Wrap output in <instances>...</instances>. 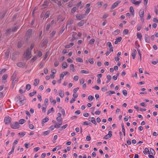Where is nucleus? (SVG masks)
<instances>
[{"instance_id":"obj_7","label":"nucleus","mask_w":158,"mask_h":158,"mask_svg":"<svg viewBox=\"0 0 158 158\" xmlns=\"http://www.w3.org/2000/svg\"><path fill=\"white\" fill-rule=\"evenodd\" d=\"M88 120L89 121H91L95 125H97V123L96 122L95 118L94 117L89 118Z\"/></svg>"},{"instance_id":"obj_38","label":"nucleus","mask_w":158,"mask_h":158,"mask_svg":"<svg viewBox=\"0 0 158 158\" xmlns=\"http://www.w3.org/2000/svg\"><path fill=\"white\" fill-rule=\"evenodd\" d=\"M47 108V105H45V106H44V105H42V111L44 113L46 111V109Z\"/></svg>"},{"instance_id":"obj_44","label":"nucleus","mask_w":158,"mask_h":158,"mask_svg":"<svg viewBox=\"0 0 158 158\" xmlns=\"http://www.w3.org/2000/svg\"><path fill=\"white\" fill-rule=\"evenodd\" d=\"M54 111V109L53 107H52L51 109L48 110L47 114H49L51 111Z\"/></svg>"},{"instance_id":"obj_42","label":"nucleus","mask_w":158,"mask_h":158,"mask_svg":"<svg viewBox=\"0 0 158 158\" xmlns=\"http://www.w3.org/2000/svg\"><path fill=\"white\" fill-rule=\"evenodd\" d=\"M20 97L19 96H17L15 98V101L16 102H18L20 99Z\"/></svg>"},{"instance_id":"obj_56","label":"nucleus","mask_w":158,"mask_h":158,"mask_svg":"<svg viewBox=\"0 0 158 158\" xmlns=\"http://www.w3.org/2000/svg\"><path fill=\"white\" fill-rule=\"evenodd\" d=\"M50 24L51 23H48L47 25V27L46 28V31H48L49 30V29L50 27Z\"/></svg>"},{"instance_id":"obj_58","label":"nucleus","mask_w":158,"mask_h":158,"mask_svg":"<svg viewBox=\"0 0 158 158\" xmlns=\"http://www.w3.org/2000/svg\"><path fill=\"white\" fill-rule=\"evenodd\" d=\"M26 134V132H22L18 133V135H21L22 136H23Z\"/></svg>"},{"instance_id":"obj_3","label":"nucleus","mask_w":158,"mask_h":158,"mask_svg":"<svg viewBox=\"0 0 158 158\" xmlns=\"http://www.w3.org/2000/svg\"><path fill=\"white\" fill-rule=\"evenodd\" d=\"M11 121V119L9 116H6L5 117L4 119V122L5 124H8Z\"/></svg>"},{"instance_id":"obj_41","label":"nucleus","mask_w":158,"mask_h":158,"mask_svg":"<svg viewBox=\"0 0 158 158\" xmlns=\"http://www.w3.org/2000/svg\"><path fill=\"white\" fill-rule=\"evenodd\" d=\"M56 119L58 123L60 122V123H62V118L61 117H57L56 118Z\"/></svg>"},{"instance_id":"obj_14","label":"nucleus","mask_w":158,"mask_h":158,"mask_svg":"<svg viewBox=\"0 0 158 158\" xmlns=\"http://www.w3.org/2000/svg\"><path fill=\"white\" fill-rule=\"evenodd\" d=\"M137 53L136 50L135 49H133V52H132L131 55L133 59L135 57L136 54Z\"/></svg>"},{"instance_id":"obj_24","label":"nucleus","mask_w":158,"mask_h":158,"mask_svg":"<svg viewBox=\"0 0 158 158\" xmlns=\"http://www.w3.org/2000/svg\"><path fill=\"white\" fill-rule=\"evenodd\" d=\"M32 33V30L31 29H28L26 32V34L30 36L31 35Z\"/></svg>"},{"instance_id":"obj_36","label":"nucleus","mask_w":158,"mask_h":158,"mask_svg":"<svg viewBox=\"0 0 158 158\" xmlns=\"http://www.w3.org/2000/svg\"><path fill=\"white\" fill-rule=\"evenodd\" d=\"M77 10V8L76 7H74L72 9L71 12L72 14H73Z\"/></svg>"},{"instance_id":"obj_1","label":"nucleus","mask_w":158,"mask_h":158,"mask_svg":"<svg viewBox=\"0 0 158 158\" xmlns=\"http://www.w3.org/2000/svg\"><path fill=\"white\" fill-rule=\"evenodd\" d=\"M24 58L27 60H29L31 57V52L29 51V48L26 50V52L24 53Z\"/></svg>"},{"instance_id":"obj_12","label":"nucleus","mask_w":158,"mask_h":158,"mask_svg":"<svg viewBox=\"0 0 158 158\" xmlns=\"http://www.w3.org/2000/svg\"><path fill=\"white\" fill-rule=\"evenodd\" d=\"M6 11H5L3 12H1L0 13V18L1 19H2L4 18L6 15Z\"/></svg>"},{"instance_id":"obj_20","label":"nucleus","mask_w":158,"mask_h":158,"mask_svg":"<svg viewBox=\"0 0 158 158\" xmlns=\"http://www.w3.org/2000/svg\"><path fill=\"white\" fill-rule=\"evenodd\" d=\"M16 75L17 73L16 72H15L11 77V80H15V79L16 78Z\"/></svg>"},{"instance_id":"obj_48","label":"nucleus","mask_w":158,"mask_h":158,"mask_svg":"<svg viewBox=\"0 0 158 158\" xmlns=\"http://www.w3.org/2000/svg\"><path fill=\"white\" fill-rule=\"evenodd\" d=\"M94 97L92 96L91 95H90L88 96V99L90 101L93 100L94 99Z\"/></svg>"},{"instance_id":"obj_54","label":"nucleus","mask_w":158,"mask_h":158,"mask_svg":"<svg viewBox=\"0 0 158 158\" xmlns=\"http://www.w3.org/2000/svg\"><path fill=\"white\" fill-rule=\"evenodd\" d=\"M136 48H137V51L138 52V53L139 55L140 56V58L141 59V52H140V50L137 47H136Z\"/></svg>"},{"instance_id":"obj_33","label":"nucleus","mask_w":158,"mask_h":158,"mask_svg":"<svg viewBox=\"0 0 158 158\" xmlns=\"http://www.w3.org/2000/svg\"><path fill=\"white\" fill-rule=\"evenodd\" d=\"M70 69L72 70V71L74 72H75L74 67V65L72 64L70 65Z\"/></svg>"},{"instance_id":"obj_27","label":"nucleus","mask_w":158,"mask_h":158,"mask_svg":"<svg viewBox=\"0 0 158 158\" xmlns=\"http://www.w3.org/2000/svg\"><path fill=\"white\" fill-rule=\"evenodd\" d=\"M35 82L34 83L33 85L35 86H36L38 85V83L39 81V80L37 79H35L34 80Z\"/></svg>"},{"instance_id":"obj_46","label":"nucleus","mask_w":158,"mask_h":158,"mask_svg":"<svg viewBox=\"0 0 158 158\" xmlns=\"http://www.w3.org/2000/svg\"><path fill=\"white\" fill-rule=\"evenodd\" d=\"M15 147H12L11 150L9 153L8 155H10L14 152L15 148Z\"/></svg>"},{"instance_id":"obj_18","label":"nucleus","mask_w":158,"mask_h":158,"mask_svg":"<svg viewBox=\"0 0 158 158\" xmlns=\"http://www.w3.org/2000/svg\"><path fill=\"white\" fill-rule=\"evenodd\" d=\"M67 67L68 65L67 63L66 62H63L62 65V68L63 69H65Z\"/></svg>"},{"instance_id":"obj_40","label":"nucleus","mask_w":158,"mask_h":158,"mask_svg":"<svg viewBox=\"0 0 158 158\" xmlns=\"http://www.w3.org/2000/svg\"><path fill=\"white\" fill-rule=\"evenodd\" d=\"M19 141V139H16L14 142L13 143V147H15V145L18 143V141Z\"/></svg>"},{"instance_id":"obj_21","label":"nucleus","mask_w":158,"mask_h":158,"mask_svg":"<svg viewBox=\"0 0 158 158\" xmlns=\"http://www.w3.org/2000/svg\"><path fill=\"white\" fill-rule=\"evenodd\" d=\"M129 9H130V12L131 13V14L132 15H134L135 13H134V10L133 7L132 6H131L130 7Z\"/></svg>"},{"instance_id":"obj_30","label":"nucleus","mask_w":158,"mask_h":158,"mask_svg":"<svg viewBox=\"0 0 158 158\" xmlns=\"http://www.w3.org/2000/svg\"><path fill=\"white\" fill-rule=\"evenodd\" d=\"M23 44V43L22 41H20L18 43L17 46L18 48H20Z\"/></svg>"},{"instance_id":"obj_60","label":"nucleus","mask_w":158,"mask_h":158,"mask_svg":"<svg viewBox=\"0 0 158 158\" xmlns=\"http://www.w3.org/2000/svg\"><path fill=\"white\" fill-rule=\"evenodd\" d=\"M120 32V31L119 30L117 29L116 30H115L114 32L115 33V35H118L119 33Z\"/></svg>"},{"instance_id":"obj_15","label":"nucleus","mask_w":158,"mask_h":158,"mask_svg":"<svg viewBox=\"0 0 158 158\" xmlns=\"http://www.w3.org/2000/svg\"><path fill=\"white\" fill-rule=\"evenodd\" d=\"M10 50H7L5 53V58H8L10 54Z\"/></svg>"},{"instance_id":"obj_45","label":"nucleus","mask_w":158,"mask_h":158,"mask_svg":"<svg viewBox=\"0 0 158 158\" xmlns=\"http://www.w3.org/2000/svg\"><path fill=\"white\" fill-rule=\"evenodd\" d=\"M31 85L29 84L27 85L26 86V89L27 90H29L31 89Z\"/></svg>"},{"instance_id":"obj_11","label":"nucleus","mask_w":158,"mask_h":158,"mask_svg":"<svg viewBox=\"0 0 158 158\" xmlns=\"http://www.w3.org/2000/svg\"><path fill=\"white\" fill-rule=\"evenodd\" d=\"M49 2L47 0L44 1L43 4L42 5L43 7L42 8H44L46 7L48 5Z\"/></svg>"},{"instance_id":"obj_59","label":"nucleus","mask_w":158,"mask_h":158,"mask_svg":"<svg viewBox=\"0 0 158 158\" xmlns=\"http://www.w3.org/2000/svg\"><path fill=\"white\" fill-rule=\"evenodd\" d=\"M90 10V8H87L85 11V14L87 15L89 13Z\"/></svg>"},{"instance_id":"obj_51","label":"nucleus","mask_w":158,"mask_h":158,"mask_svg":"<svg viewBox=\"0 0 158 158\" xmlns=\"http://www.w3.org/2000/svg\"><path fill=\"white\" fill-rule=\"evenodd\" d=\"M56 33V31H53L50 34V35L52 37H53L55 35Z\"/></svg>"},{"instance_id":"obj_25","label":"nucleus","mask_w":158,"mask_h":158,"mask_svg":"<svg viewBox=\"0 0 158 158\" xmlns=\"http://www.w3.org/2000/svg\"><path fill=\"white\" fill-rule=\"evenodd\" d=\"M137 38L139 39V40L141 41L142 37L141 34L139 32L137 33Z\"/></svg>"},{"instance_id":"obj_9","label":"nucleus","mask_w":158,"mask_h":158,"mask_svg":"<svg viewBox=\"0 0 158 158\" xmlns=\"http://www.w3.org/2000/svg\"><path fill=\"white\" fill-rule=\"evenodd\" d=\"M17 65L18 67L24 68L25 66V64L22 62H19L17 63Z\"/></svg>"},{"instance_id":"obj_53","label":"nucleus","mask_w":158,"mask_h":158,"mask_svg":"<svg viewBox=\"0 0 158 158\" xmlns=\"http://www.w3.org/2000/svg\"><path fill=\"white\" fill-rule=\"evenodd\" d=\"M123 93L124 95L125 96H127V93L126 90L124 89L123 90Z\"/></svg>"},{"instance_id":"obj_29","label":"nucleus","mask_w":158,"mask_h":158,"mask_svg":"<svg viewBox=\"0 0 158 158\" xmlns=\"http://www.w3.org/2000/svg\"><path fill=\"white\" fill-rule=\"evenodd\" d=\"M42 55V52L39 50H38L37 51V56L39 57H41Z\"/></svg>"},{"instance_id":"obj_49","label":"nucleus","mask_w":158,"mask_h":158,"mask_svg":"<svg viewBox=\"0 0 158 158\" xmlns=\"http://www.w3.org/2000/svg\"><path fill=\"white\" fill-rule=\"evenodd\" d=\"M37 59V57L36 56H34L31 60V62H33Z\"/></svg>"},{"instance_id":"obj_37","label":"nucleus","mask_w":158,"mask_h":158,"mask_svg":"<svg viewBox=\"0 0 158 158\" xmlns=\"http://www.w3.org/2000/svg\"><path fill=\"white\" fill-rule=\"evenodd\" d=\"M107 93L109 95H111V94H114L115 93V92L114 91H112V90H109L107 92Z\"/></svg>"},{"instance_id":"obj_64","label":"nucleus","mask_w":158,"mask_h":158,"mask_svg":"<svg viewBox=\"0 0 158 158\" xmlns=\"http://www.w3.org/2000/svg\"><path fill=\"white\" fill-rule=\"evenodd\" d=\"M75 34H72V38L71 39V40L72 41H74L75 40H76V38L75 36Z\"/></svg>"},{"instance_id":"obj_47","label":"nucleus","mask_w":158,"mask_h":158,"mask_svg":"<svg viewBox=\"0 0 158 158\" xmlns=\"http://www.w3.org/2000/svg\"><path fill=\"white\" fill-rule=\"evenodd\" d=\"M95 40L94 39H91L89 41V44H93L95 42Z\"/></svg>"},{"instance_id":"obj_55","label":"nucleus","mask_w":158,"mask_h":158,"mask_svg":"<svg viewBox=\"0 0 158 158\" xmlns=\"http://www.w3.org/2000/svg\"><path fill=\"white\" fill-rule=\"evenodd\" d=\"M88 60L90 64H94V62L93 58H89Z\"/></svg>"},{"instance_id":"obj_8","label":"nucleus","mask_w":158,"mask_h":158,"mask_svg":"<svg viewBox=\"0 0 158 158\" xmlns=\"http://www.w3.org/2000/svg\"><path fill=\"white\" fill-rule=\"evenodd\" d=\"M145 40V42L147 43H150V39L149 36L147 34L145 35L144 36Z\"/></svg>"},{"instance_id":"obj_26","label":"nucleus","mask_w":158,"mask_h":158,"mask_svg":"<svg viewBox=\"0 0 158 158\" xmlns=\"http://www.w3.org/2000/svg\"><path fill=\"white\" fill-rule=\"evenodd\" d=\"M59 95L61 98H63L64 96V92L62 90L60 89L59 91Z\"/></svg>"},{"instance_id":"obj_28","label":"nucleus","mask_w":158,"mask_h":158,"mask_svg":"<svg viewBox=\"0 0 158 158\" xmlns=\"http://www.w3.org/2000/svg\"><path fill=\"white\" fill-rule=\"evenodd\" d=\"M50 12L49 11H47L45 14L44 17H45L46 19L48 18L50 15Z\"/></svg>"},{"instance_id":"obj_62","label":"nucleus","mask_w":158,"mask_h":158,"mask_svg":"<svg viewBox=\"0 0 158 158\" xmlns=\"http://www.w3.org/2000/svg\"><path fill=\"white\" fill-rule=\"evenodd\" d=\"M148 0H143L144 4L145 6V7H147V5L148 3Z\"/></svg>"},{"instance_id":"obj_31","label":"nucleus","mask_w":158,"mask_h":158,"mask_svg":"<svg viewBox=\"0 0 158 158\" xmlns=\"http://www.w3.org/2000/svg\"><path fill=\"white\" fill-rule=\"evenodd\" d=\"M50 101L54 105H55L56 104V101L55 100H52V97H50Z\"/></svg>"},{"instance_id":"obj_35","label":"nucleus","mask_w":158,"mask_h":158,"mask_svg":"<svg viewBox=\"0 0 158 158\" xmlns=\"http://www.w3.org/2000/svg\"><path fill=\"white\" fill-rule=\"evenodd\" d=\"M36 93V91L34 90L33 92L30 93L29 94V95L30 97H32L35 95Z\"/></svg>"},{"instance_id":"obj_22","label":"nucleus","mask_w":158,"mask_h":158,"mask_svg":"<svg viewBox=\"0 0 158 158\" xmlns=\"http://www.w3.org/2000/svg\"><path fill=\"white\" fill-rule=\"evenodd\" d=\"M144 12L143 10L141 9L139 12L140 17H143Z\"/></svg>"},{"instance_id":"obj_5","label":"nucleus","mask_w":158,"mask_h":158,"mask_svg":"<svg viewBox=\"0 0 158 158\" xmlns=\"http://www.w3.org/2000/svg\"><path fill=\"white\" fill-rule=\"evenodd\" d=\"M121 2V1H118L116 2H115L114 3H113L111 7V9L113 10L114 8H115L118 5V4Z\"/></svg>"},{"instance_id":"obj_50","label":"nucleus","mask_w":158,"mask_h":158,"mask_svg":"<svg viewBox=\"0 0 158 158\" xmlns=\"http://www.w3.org/2000/svg\"><path fill=\"white\" fill-rule=\"evenodd\" d=\"M81 73H85V74H88L89 73V72L88 71H87L85 70H81Z\"/></svg>"},{"instance_id":"obj_17","label":"nucleus","mask_w":158,"mask_h":158,"mask_svg":"<svg viewBox=\"0 0 158 158\" xmlns=\"http://www.w3.org/2000/svg\"><path fill=\"white\" fill-rule=\"evenodd\" d=\"M62 124V123H60V122L56 123V124H55V128L58 129L60 127Z\"/></svg>"},{"instance_id":"obj_19","label":"nucleus","mask_w":158,"mask_h":158,"mask_svg":"<svg viewBox=\"0 0 158 158\" xmlns=\"http://www.w3.org/2000/svg\"><path fill=\"white\" fill-rule=\"evenodd\" d=\"M48 120L49 119L47 117H46L45 118L43 119L42 121V126H44L43 124H44V123L47 122Z\"/></svg>"},{"instance_id":"obj_57","label":"nucleus","mask_w":158,"mask_h":158,"mask_svg":"<svg viewBox=\"0 0 158 158\" xmlns=\"http://www.w3.org/2000/svg\"><path fill=\"white\" fill-rule=\"evenodd\" d=\"M18 28V27L17 26H15L12 29V31L13 32H15L17 30Z\"/></svg>"},{"instance_id":"obj_32","label":"nucleus","mask_w":158,"mask_h":158,"mask_svg":"<svg viewBox=\"0 0 158 158\" xmlns=\"http://www.w3.org/2000/svg\"><path fill=\"white\" fill-rule=\"evenodd\" d=\"M25 120L24 119H21L19 121V124H22L25 122Z\"/></svg>"},{"instance_id":"obj_43","label":"nucleus","mask_w":158,"mask_h":158,"mask_svg":"<svg viewBox=\"0 0 158 158\" xmlns=\"http://www.w3.org/2000/svg\"><path fill=\"white\" fill-rule=\"evenodd\" d=\"M128 32L129 31L127 29H125L123 31V34L124 35H126L128 34Z\"/></svg>"},{"instance_id":"obj_16","label":"nucleus","mask_w":158,"mask_h":158,"mask_svg":"<svg viewBox=\"0 0 158 158\" xmlns=\"http://www.w3.org/2000/svg\"><path fill=\"white\" fill-rule=\"evenodd\" d=\"M143 153L145 155H146L147 153L148 154H150V151L147 148H145V150L143 151Z\"/></svg>"},{"instance_id":"obj_39","label":"nucleus","mask_w":158,"mask_h":158,"mask_svg":"<svg viewBox=\"0 0 158 158\" xmlns=\"http://www.w3.org/2000/svg\"><path fill=\"white\" fill-rule=\"evenodd\" d=\"M150 154L151 153L152 155H154L155 154V151L153 148H150Z\"/></svg>"},{"instance_id":"obj_61","label":"nucleus","mask_w":158,"mask_h":158,"mask_svg":"<svg viewBox=\"0 0 158 158\" xmlns=\"http://www.w3.org/2000/svg\"><path fill=\"white\" fill-rule=\"evenodd\" d=\"M7 76L6 74L3 75L2 77V79L3 80H6L7 79Z\"/></svg>"},{"instance_id":"obj_63","label":"nucleus","mask_w":158,"mask_h":158,"mask_svg":"<svg viewBox=\"0 0 158 158\" xmlns=\"http://www.w3.org/2000/svg\"><path fill=\"white\" fill-rule=\"evenodd\" d=\"M29 127L31 129H33L34 128V127L32 124H29Z\"/></svg>"},{"instance_id":"obj_23","label":"nucleus","mask_w":158,"mask_h":158,"mask_svg":"<svg viewBox=\"0 0 158 158\" xmlns=\"http://www.w3.org/2000/svg\"><path fill=\"white\" fill-rule=\"evenodd\" d=\"M84 20H82L77 23V25L79 27L83 26L84 24Z\"/></svg>"},{"instance_id":"obj_4","label":"nucleus","mask_w":158,"mask_h":158,"mask_svg":"<svg viewBox=\"0 0 158 158\" xmlns=\"http://www.w3.org/2000/svg\"><path fill=\"white\" fill-rule=\"evenodd\" d=\"M19 101L21 106H22L25 103L26 100L25 97H20Z\"/></svg>"},{"instance_id":"obj_13","label":"nucleus","mask_w":158,"mask_h":158,"mask_svg":"<svg viewBox=\"0 0 158 158\" xmlns=\"http://www.w3.org/2000/svg\"><path fill=\"white\" fill-rule=\"evenodd\" d=\"M122 39L121 37H119L116 38L115 39V40L114 41V44H117L118 42H120Z\"/></svg>"},{"instance_id":"obj_10","label":"nucleus","mask_w":158,"mask_h":158,"mask_svg":"<svg viewBox=\"0 0 158 158\" xmlns=\"http://www.w3.org/2000/svg\"><path fill=\"white\" fill-rule=\"evenodd\" d=\"M76 18L78 20H81L84 18V15L77 14L76 15Z\"/></svg>"},{"instance_id":"obj_2","label":"nucleus","mask_w":158,"mask_h":158,"mask_svg":"<svg viewBox=\"0 0 158 158\" xmlns=\"http://www.w3.org/2000/svg\"><path fill=\"white\" fill-rule=\"evenodd\" d=\"M10 127L12 129H15L19 128V125L18 122H15L10 124Z\"/></svg>"},{"instance_id":"obj_52","label":"nucleus","mask_w":158,"mask_h":158,"mask_svg":"<svg viewBox=\"0 0 158 158\" xmlns=\"http://www.w3.org/2000/svg\"><path fill=\"white\" fill-rule=\"evenodd\" d=\"M76 60H77V61L78 62H81V63H82L83 62V60L80 57L77 58Z\"/></svg>"},{"instance_id":"obj_34","label":"nucleus","mask_w":158,"mask_h":158,"mask_svg":"<svg viewBox=\"0 0 158 158\" xmlns=\"http://www.w3.org/2000/svg\"><path fill=\"white\" fill-rule=\"evenodd\" d=\"M50 130H48L46 131H44L43 132L42 134L44 135H48L50 132Z\"/></svg>"},{"instance_id":"obj_6","label":"nucleus","mask_w":158,"mask_h":158,"mask_svg":"<svg viewBox=\"0 0 158 158\" xmlns=\"http://www.w3.org/2000/svg\"><path fill=\"white\" fill-rule=\"evenodd\" d=\"M112 135V132L111 131H109L108 134L106 135L103 138L104 139H108L111 137Z\"/></svg>"}]
</instances>
